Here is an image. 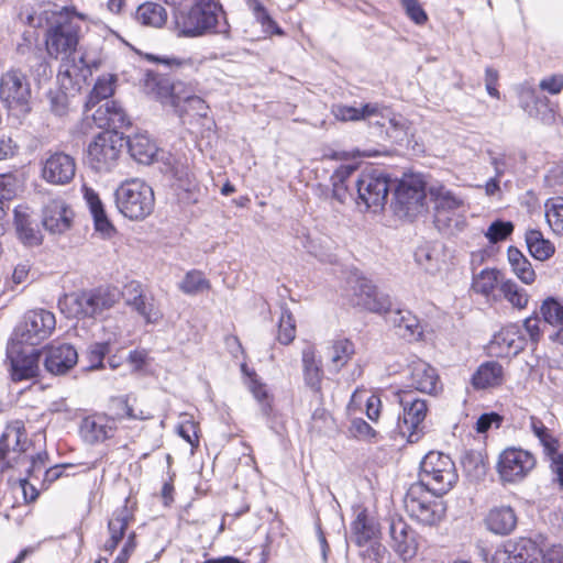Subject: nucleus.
Segmentation results:
<instances>
[{"instance_id": "5701e85b", "label": "nucleus", "mask_w": 563, "mask_h": 563, "mask_svg": "<svg viewBox=\"0 0 563 563\" xmlns=\"http://www.w3.org/2000/svg\"><path fill=\"white\" fill-rule=\"evenodd\" d=\"M76 175V161L64 152L52 153L43 163L41 177L55 186L68 185Z\"/></svg>"}, {"instance_id": "4be33fe9", "label": "nucleus", "mask_w": 563, "mask_h": 563, "mask_svg": "<svg viewBox=\"0 0 563 563\" xmlns=\"http://www.w3.org/2000/svg\"><path fill=\"white\" fill-rule=\"evenodd\" d=\"M75 212L60 197L48 200L42 210V224L53 234H63L71 229Z\"/></svg>"}, {"instance_id": "c756f323", "label": "nucleus", "mask_w": 563, "mask_h": 563, "mask_svg": "<svg viewBox=\"0 0 563 563\" xmlns=\"http://www.w3.org/2000/svg\"><path fill=\"white\" fill-rule=\"evenodd\" d=\"M351 537L357 547H365L375 540H379V525L369 516L366 508H361L351 522Z\"/></svg>"}, {"instance_id": "ddd939ff", "label": "nucleus", "mask_w": 563, "mask_h": 563, "mask_svg": "<svg viewBox=\"0 0 563 563\" xmlns=\"http://www.w3.org/2000/svg\"><path fill=\"white\" fill-rule=\"evenodd\" d=\"M390 178L378 169H364L356 180V205L364 210L382 208L387 201Z\"/></svg>"}, {"instance_id": "4c0bfd02", "label": "nucleus", "mask_w": 563, "mask_h": 563, "mask_svg": "<svg viewBox=\"0 0 563 563\" xmlns=\"http://www.w3.org/2000/svg\"><path fill=\"white\" fill-rule=\"evenodd\" d=\"M504 279L503 273L498 268L486 267L474 276L472 289L486 299L495 298V291L497 288L499 289L500 282Z\"/></svg>"}, {"instance_id": "1a4fd4ad", "label": "nucleus", "mask_w": 563, "mask_h": 563, "mask_svg": "<svg viewBox=\"0 0 563 563\" xmlns=\"http://www.w3.org/2000/svg\"><path fill=\"white\" fill-rule=\"evenodd\" d=\"M420 482L438 495L446 494L459 479L452 459L435 451L424 455L420 464Z\"/></svg>"}, {"instance_id": "c9c22d12", "label": "nucleus", "mask_w": 563, "mask_h": 563, "mask_svg": "<svg viewBox=\"0 0 563 563\" xmlns=\"http://www.w3.org/2000/svg\"><path fill=\"white\" fill-rule=\"evenodd\" d=\"M507 260L510 265L511 273L527 286L536 283L538 275L528 260V257L516 246L510 245L507 249Z\"/></svg>"}, {"instance_id": "774afa93", "label": "nucleus", "mask_w": 563, "mask_h": 563, "mask_svg": "<svg viewBox=\"0 0 563 563\" xmlns=\"http://www.w3.org/2000/svg\"><path fill=\"white\" fill-rule=\"evenodd\" d=\"M539 87L551 95H558L563 89V75L555 74L545 77L540 81Z\"/></svg>"}, {"instance_id": "bb28decb", "label": "nucleus", "mask_w": 563, "mask_h": 563, "mask_svg": "<svg viewBox=\"0 0 563 563\" xmlns=\"http://www.w3.org/2000/svg\"><path fill=\"white\" fill-rule=\"evenodd\" d=\"M302 376L309 387L321 400L323 399L322 383L324 369L322 358L313 345L306 346L301 352Z\"/></svg>"}, {"instance_id": "cd10ccee", "label": "nucleus", "mask_w": 563, "mask_h": 563, "mask_svg": "<svg viewBox=\"0 0 563 563\" xmlns=\"http://www.w3.org/2000/svg\"><path fill=\"white\" fill-rule=\"evenodd\" d=\"M13 224L18 239L25 246H38L43 243L44 236L37 224L31 219L30 208L20 205L13 210Z\"/></svg>"}, {"instance_id": "6e6552de", "label": "nucleus", "mask_w": 563, "mask_h": 563, "mask_svg": "<svg viewBox=\"0 0 563 563\" xmlns=\"http://www.w3.org/2000/svg\"><path fill=\"white\" fill-rule=\"evenodd\" d=\"M395 398L401 407L398 427L408 442H418L424 434V421L429 413V404L419 397L413 390L399 388L395 391Z\"/></svg>"}, {"instance_id": "603ef678", "label": "nucleus", "mask_w": 563, "mask_h": 563, "mask_svg": "<svg viewBox=\"0 0 563 563\" xmlns=\"http://www.w3.org/2000/svg\"><path fill=\"white\" fill-rule=\"evenodd\" d=\"M545 219L553 233L563 234V197H555L547 200Z\"/></svg>"}, {"instance_id": "6ab92c4d", "label": "nucleus", "mask_w": 563, "mask_h": 563, "mask_svg": "<svg viewBox=\"0 0 563 563\" xmlns=\"http://www.w3.org/2000/svg\"><path fill=\"white\" fill-rule=\"evenodd\" d=\"M511 547L510 550H496L493 559H508L510 554H514L519 563H536L540 559L542 563H559L562 554L561 547H553L548 554H544L537 542L526 538L520 539Z\"/></svg>"}, {"instance_id": "49530a36", "label": "nucleus", "mask_w": 563, "mask_h": 563, "mask_svg": "<svg viewBox=\"0 0 563 563\" xmlns=\"http://www.w3.org/2000/svg\"><path fill=\"white\" fill-rule=\"evenodd\" d=\"M331 357L332 365L341 369L344 367L355 354V344L347 338H338L331 343Z\"/></svg>"}, {"instance_id": "e2e57ef3", "label": "nucleus", "mask_w": 563, "mask_h": 563, "mask_svg": "<svg viewBox=\"0 0 563 563\" xmlns=\"http://www.w3.org/2000/svg\"><path fill=\"white\" fill-rule=\"evenodd\" d=\"M333 118L342 123L362 121L360 108L343 103L333 104L331 108Z\"/></svg>"}, {"instance_id": "393cba45", "label": "nucleus", "mask_w": 563, "mask_h": 563, "mask_svg": "<svg viewBox=\"0 0 563 563\" xmlns=\"http://www.w3.org/2000/svg\"><path fill=\"white\" fill-rule=\"evenodd\" d=\"M507 382V371L496 360L482 362L470 377L474 391H492L501 388Z\"/></svg>"}, {"instance_id": "c85d7f7f", "label": "nucleus", "mask_w": 563, "mask_h": 563, "mask_svg": "<svg viewBox=\"0 0 563 563\" xmlns=\"http://www.w3.org/2000/svg\"><path fill=\"white\" fill-rule=\"evenodd\" d=\"M92 120L104 131L118 132L131 125L128 114L117 101H108L100 106L92 114Z\"/></svg>"}, {"instance_id": "e433bc0d", "label": "nucleus", "mask_w": 563, "mask_h": 563, "mask_svg": "<svg viewBox=\"0 0 563 563\" xmlns=\"http://www.w3.org/2000/svg\"><path fill=\"white\" fill-rule=\"evenodd\" d=\"M126 144L131 157L140 164H151L157 154L155 142L142 133L129 136Z\"/></svg>"}, {"instance_id": "6e6d98bb", "label": "nucleus", "mask_w": 563, "mask_h": 563, "mask_svg": "<svg viewBox=\"0 0 563 563\" xmlns=\"http://www.w3.org/2000/svg\"><path fill=\"white\" fill-rule=\"evenodd\" d=\"M148 60L163 64L172 69H190L194 73H198L202 60L195 57H161L150 55Z\"/></svg>"}, {"instance_id": "0e129e2a", "label": "nucleus", "mask_w": 563, "mask_h": 563, "mask_svg": "<svg viewBox=\"0 0 563 563\" xmlns=\"http://www.w3.org/2000/svg\"><path fill=\"white\" fill-rule=\"evenodd\" d=\"M514 231V224L509 221L496 220L487 229L486 238L492 243L505 241Z\"/></svg>"}, {"instance_id": "7c9ffc66", "label": "nucleus", "mask_w": 563, "mask_h": 563, "mask_svg": "<svg viewBox=\"0 0 563 563\" xmlns=\"http://www.w3.org/2000/svg\"><path fill=\"white\" fill-rule=\"evenodd\" d=\"M395 197L408 211L421 207L426 199L424 183L415 176L405 177L398 183Z\"/></svg>"}, {"instance_id": "2f4dec72", "label": "nucleus", "mask_w": 563, "mask_h": 563, "mask_svg": "<svg viewBox=\"0 0 563 563\" xmlns=\"http://www.w3.org/2000/svg\"><path fill=\"white\" fill-rule=\"evenodd\" d=\"M367 390L362 386L357 387L347 404V411L355 413L362 410V402L364 400L365 415L369 421L377 423L380 420L383 413V401L378 393H371L366 396Z\"/></svg>"}, {"instance_id": "f704fd0d", "label": "nucleus", "mask_w": 563, "mask_h": 563, "mask_svg": "<svg viewBox=\"0 0 563 563\" xmlns=\"http://www.w3.org/2000/svg\"><path fill=\"white\" fill-rule=\"evenodd\" d=\"M488 530L496 534L506 536L512 532L517 526V516L509 506L495 507L489 510L485 518Z\"/></svg>"}, {"instance_id": "79ce46f5", "label": "nucleus", "mask_w": 563, "mask_h": 563, "mask_svg": "<svg viewBox=\"0 0 563 563\" xmlns=\"http://www.w3.org/2000/svg\"><path fill=\"white\" fill-rule=\"evenodd\" d=\"M356 169V165H340L331 176L332 197L341 203L351 196L349 180Z\"/></svg>"}, {"instance_id": "864d4df0", "label": "nucleus", "mask_w": 563, "mask_h": 563, "mask_svg": "<svg viewBox=\"0 0 563 563\" xmlns=\"http://www.w3.org/2000/svg\"><path fill=\"white\" fill-rule=\"evenodd\" d=\"M548 98L538 96L533 88H522L519 92V104L529 117L537 118L541 107L548 106Z\"/></svg>"}, {"instance_id": "f3484780", "label": "nucleus", "mask_w": 563, "mask_h": 563, "mask_svg": "<svg viewBox=\"0 0 563 563\" xmlns=\"http://www.w3.org/2000/svg\"><path fill=\"white\" fill-rule=\"evenodd\" d=\"M388 534L389 547L402 561H410L417 555L421 538L404 517L390 518Z\"/></svg>"}, {"instance_id": "ea45409f", "label": "nucleus", "mask_w": 563, "mask_h": 563, "mask_svg": "<svg viewBox=\"0 0 563 563\" xmlns=\"http://www.w3.org/2000/svg\"><path fill=\"white\" fill-rule=\"evenodd\" d=\"M525 238L528 251L533 258L544 262L555 253L554 244L545 239L540 230H528Z\"/></svg>"}, {"instance_id": "f03ea898", "label": "nucleus", "mask_w": 563, "mask_h": 563, "mask_svg": "<svg viewBox=\"0 0 563 563\" xmlns=\"http://www.w3.org/2000/svg\"><path fill=\"white\" fill-rule=\"evenodd\" d=\"M80 24L64 8L57 13L55 21L46 29L45 49L54 59H60L59 75L71 78L75 54L80 41Z\"/></svg>"}, {"instance_id": "69168bd1", "label": "nucleus", "mask_w": 563, "mask_h": 563, "mask_svg": "<svg viewBox=\"0 0 563 563\" xmlns=\"http://www.w3.org/2000/svg\"><path fill=\"white\" fill-rule=\"evenodd\" d=\"M333 422V417L325 408H317L311 417L309 432L320 434L323 429Z\"/></svg>"}, {"instance_id": "0eeeda50", "label": "nucleus", "mask_w": 563, "mask_h": 563, "mask_svg": "<svg viewBox=\"0 0 563 563\" xmlns=\"http://www.w3.org/2000/svg\"><path fill=\"white\" fill-rule=\"evenodd\" d=\"M441 495L432 492L422 482H416L408 488L404 504L408 515L424 526H435L445 517L446 507Z\"/></svg>"}, {"instance_id": "5fc2aeb1", "label": "nucleus", "mask_w": 563, "mask_h": 563, "mask_svg": "<svg viewBox=\"0 0 563 563\" xmlns=\"http://www.w3.org/2000/svg\"><path fill=\"white\" fill-rule=\"evenodd\" d=\"M296 320L289 309H284L278 322L276 340L283 345H289L296 338Z\"/></svg>"}, {"instance_id": "c03bdc74", "label": "nucleus", "mask_w": 563, "mask_h": 563, "mask_svg": "<svg viewBox=\"0 0 563 563\" xmlns=\"http://www.w3.org/2000/svg\"><path fill=\"white\" fill-rule=\"evenodd\" d=\"M136 20L146 26L161 27L166 23L167 13L163 5L145 2L137 8Z\"/></svg>"}, {"instance_id": "052dcab7", "label": "nucleus", "mask_w": 563, "mask_h": 563, "mask_svg": "<svg viewBox=\"0 0 563 563\" xmlns=\"http://www.w3.org/2000/svg\"><path fill=\"white\" fill-rule=\"evenodd\" d=\"M542 318L539 312L533 311L530 316L523 319L522 327L528 335L527 341L531 343L533 347H537L543 336V329L541 327Z\"/></svg>"}, {"instance_id": "13d9d810", "label": "nucleus", "mask_w": 563, "mask_h": 563, "mask_svg": "<svg viewBox=\"0 0 563 563\" xmlns=\"http://www.w3.org/2000/svg\"><path fill=\"white\" fill-rule=\"evenodd\" d=\"M199 423L195 421L192 417H187L186 419L181 420L177 426L178 435L183 438L187 443H189L192 450L199 448Z\"/></svg>"}, {"instance_id": "412c9836", "label": "nucleus", "mask_w": 563, "mask_h": 563, "mask_svg": "<svg viewBox=\"0 0 563 563\" xmlns=\"http://www.w3.org/2000/svg\"><path fill=\"white\" fill-rule=\"evenodd\" d=\"M41 352L44 368L55 376L67 374L78 362L76 349L68 343H51L45 345Z\"/></svg>"}, {"instance_id": "3c124183", "label": "nucleus", "mask_w": 563, "mask_h": 563, "mask_svg": "<svg viewBox=\"0 0 563 563\" xmlns=\"http://www.w3.org/2000/svg\"><path fill=\"white\" fill-rule=\"evenodd\" d=\"M347 435L351 439L367 443H376L380 435L367 421L363 418H353L347 427Z\"/></svg>"}, {"instance_id": "a878e982", "label": "nucleus", "mask_w": 563, "mask_h": 563, "mask_svg": "<svg viewBox=\"0 0 563 563\" xmlns=\"http://www.w3.org/2000/svg\"><path fill=\"white\" fill-rule=\"evenodd\" d=\"M409 383L416 391L428 395L435 396L442 390L437 369L422 360H416L409 364Z\"/></svg>"}, {"instance_id": "4d7b16f0", "label": "nucleus", "mask_w": 563, "mask_h": 563, "mask_svg": "<svg viewBox=\"0 0 563 563\" xmlns=\"http://www.w3.org/2000/svg\"><path fill=\"white\" fill-rule=\"evenodd\" d=\"M129 303L144 318L146 323H156L163 318V313L151 301H146L145 296L140 292Z\"/></svg>"}, {"instance_id": "338daca9", "label": "nucleus", "mask_w": 563, "mask_h": 563, "mask_svg": "<svg viewBox=\"0 0 563 563\" xmlns=\"http://www.w3.org/2000/svg\"><path fill=\"white\" fill-rule=\"evenodd\" d=\"M501 421L503 417L497 412L492 411L483 413L477 419L475 429L478 433H485L493 427V424H495L496 428H499Z\"/></svg>"}, {"instance_id": "9d476101", "label": "nucleus", "mask_w": 563, "mask_h": 563, "mask_svg": "<svg viewBox=\"0 0 563 563\" xmlns=\"http://www.w3.org/2000/svg\"><path fill=\"white\" fill-rule=\"evenodd\" d=\"M344 298L351 307L375 313H386L391 307L389 298L380 295L372 280L364 276H354L347 280Z\"/></svg>"}, {"instance_id": "2eb2a0df", "label": "nucleus", "mask_w": 563, "mask_h": 563, "mask_svg": "<svg viewBox=\"0 0 563 563\" xmlns=\"http://www.w3.org/2000/svg\"><path fill=\"white\" fill-rule=\"evenodd\" d=\"M25 345L12 340L7 349L9 376L14 383L33 379L40 375L42 352L35 346Z\"/></svg>"}, {"instance_id": "b1692460", "label": "nucleus", "mask_w": 563, "mask_h": 563, "mask_svg": "<svg viewBox=\"0 0 563 563\" xmlns=\"http://www.w3.org/2000/svg\"><path fill=\"white\" fill-rule=\"evenodd\" d=\"M429 194L437 224L449 225L452 218L464 208L463 197L442 185L431 187Z\"/></svg>"}, {"instance_id": "a19ab883", "label": "nucleus", "mask_w": 563, "mask_h": 563, "mask_svg": "<svg viewBox=\"0 0 563 563\" xmlns=\"http://www.w3.org/2000/svg\"><path fill=\"white\" fill-rule=\"evenodd\" d=\"M499 291L503 298L516 310H526L530 302V295L514 279L505 278L500 282Z\"/></svg>"}, {"instance_id": "20e7f679", "label": "nucleus", "mask_w": 563, "mask_h": 563, "mask_svg": "<svg viewBox=\"0 0 563 563\" xmlns=\"http://www.w3.org/2000/svg\"><path fill=\"white\" fill-rule=\"evenodd\" d=\"M120 298L121 292L115 286L101 285L82 290L79 294L66 296L59 305L62 310L68 313V317L77 319L95 318L113 308Z\"/></svg>"}, {"instance_id": "f8f14e48", "label": "nucleus", "mask_w": 563, "mask_h": 563, "mask_svg": "<svg viewBox=\"0 0 563 563\" xmlns=\"http://www.w3.org/2000/svg\"><path fill=\"white\" fill-rule=\"evenodd\" d=\"M31 87L21 70H10L2 78V101L8 109V117L20 120L30 111Z\"/></svg>"}, {"instance_id": "dca6fc26", "label": "nucleus", "mask_w": 563, "mask_h": 563, "mask_svg": "<svg viewBox=\"0 0 563 563\" xmlns=\"http://www.w3.org/2000/svg\"><path fill=\"white\" fill-rule=\"evenodd\" d=\"M536 456L521 448H507L498 456L496 470L503 483H518L536 467Z\"/></svg>"}, {"instance_id": "de8ad7c7", "label": "nucleus", "mask_w": 563, "mask_h": 563, "mask_svg": "<svg viewBox=\"0 0 563 563\" xmlns=\"http://www.w3.org/2000/svg\"><path fill=\"white\" fill-rule=\"evenodd\" d=\"M179 289L186 295L195 296L203 291H209L211 289V283L203 272L191 269L186 273L179 284Z\"/></svg>"}, {"instance_id": "37998d69", "label": "nucleus", "mask_w": 563, "mask_h": 563, "mask_svg": "<svg viewBox=\"0 0 563 563\" xmlns=\"http://www.w3.org/2000/svg\"><path fill=\"white\" fill-rule=\"evenodd\" d=\"M4 474H7L9 490L12 494L20 492L24 503L34 501L38 497V489L29 482L32 475H24L13 471L4 472Z\"/></svg>"}, {"instance_id": "a18cd8bd", "label": "nucleus", "mask_w": 563, "mask_h": 563, "mask_svg": "<svg viewBox=\"0 0 563 563\" xmlns=\"http://www.w3.org/2000/svg\"><path fill=\"white\" fill-rule=\"evenodd\" d=\"M242 373L247 378V388L253 397L265 407L271 408L273 397L267 390L266 384H264L254 369H250L245 363L241 365Z\"/></svg>"}, {"instance_id": "58836bf2", "label": "nucleus", "mask_w": 563, "mask_h": 563, "mask_svg": "<svg viewBox=\"0 0 563 563\" xmlns=\"http://www.w3.org/2000/svg\"><path fill=\"white\" fill-rule=\"evenodd\" d=\"M529 423L532 433L542 445L543 453L547 457L560 453V440L554 435L553 431L544 424L542 419L537 416H530Z\"/></svg>"}, {"instance_id": "09e8293b", "label": "nucleus", "mask_w": 563, "mask_h": 563, "mask_svg": "<svg viewBox=\"0 0 563 563\" xmlns=\"http://www.w3.org/2000/svg\"><path fill=\"white\" fill-rule=\"evenodd\" d=\"M539 313L543 322L550 325H563V300L548 296L540 302Z\"/></svg>"}, {"instance_id": "a211bd4d", "label": "nucleus", "mask_w": 563, "mask_h": 563, "mask_svg": "<svg viewBox=\"0 0 563 563\" xmlns=\"http://www.w3.org/2000/svg\"><path fill=\"white\" fill-rule=\"evenodd\" d=\"M527 346V338L517 323L503 327L487 345L488 355L495 358H509L518 355Z\"/></svg>"}, {"instance_id": "680f3d73", "label": "nucleus", "mask_w": 563, "mask_h": 563, "mask_svg": "<svg viewBox=\"0 0 563 563\" xmlns=\"http://www.w3.org/2000/svg\"><path fill=\"white\" fill-rule=\"evenodd\" d=\"M406 15L417 25H424L429 16L419 0H400Z\"/></svg>"}, {"instance_id": "f257e3e1", "label": "nucleus", "mask_w": 563, "mask_h": 563, "mask_svg": "<svg viewBox=\"0 0 563 563\" xmlns=\"http://www.w3.org/2000/svg\"><path fill=\"white\" fill-rule=\"evenodd\" d=\"M113 402L122 412L112 416L104 411L90 410L85 411L80 416L78 422V434L82 442L89 445L106 444L115 440L119 431V423L123 419L130 420H144L143 412H135L134 408L130 405L128 395L115 396L111 398Z\"/></svg>"}, {"instance_id": "8fccbe9b", "label": "nucleus", "mask_w": 563, "mask_h": 563, "mask_svg": "<svg viewBox=\"0 0 563 563\" xmlns=\"http://www.w3.org/2000/svg\"><path fill=\"white\" fill-rule=\"evenodd\" d=\"M117 77L112 74L102 75L97 78L88 97V106H96L101 100L110 98L115 90Z\"/></svg>"}, {"instance_id": "7ed1b4c3", "label": "nucleus", "mask_w": 563, "mask_h": 563, "mask_svg": "<svg viewBox=\"0 0 563 563\" xmlns=\"http://www.w3.org/2000/svg\"><path fill=\"white\" fill-rule=\"evenodd\" d=\"M29 446L27 433L22 423L15 422L5 427L2 432V476L9 471L33 476L36 470L45 467L47 452L31 455L27 454Z\"/></svg>"}, {"instance_id": "9b49d317", "label": "nucleus", "mask_w": 563, "mask_h": 563, "mask_svg": "<svg viewBox=\"0 0 563 563\" xmlns=\"http://www.w3.org/2000/svg\"><path fill=\"white\" fill-rule=\"evenodd\" d=\"M56 327L53 312L45 309H33L24 314L23 321L15 328L13 340L19 344L36 346L49 338Z\"/></svg>"}, {"instance_id": "aec40b11", "label": "nucleus", "mask_w": 563, "mask_h": 563, "mask_svg": "<svg viewBox=\"0 0 563 563\" xmlns=\"http://www.w3.org/2000/svg\"><path fill=\"white\" fill-rule=\"evenodd\" d=\"M140 88L144 95L158 101L163 106H172L178 97L174 80L166 74L155 69H145L140 79Z\"/></svg>"}, {"instance_id": "39448f33", "label": "nucleus", "mask_w": 563, "mask_h": 563, "mask_svg": "<svg viewBox=\"0 0 563 563\" xmlns=\"http://www.w3.org/2000/svg\"><path fill=\"white\" fill-rule=\"evenodd\" d=\"M220 19H224V11L214 0H197L196 3L177 20L180 33L195 37L207 33L228 32L227 23L220 26Z\"/></svg>"}, {"instance_id": "473e14b6", "label": "nucleus", "mask_w": 563, "mask_h": 563, "mask_svg": "<svg viewBox=\"0 0 563 563\" xmlns=\"http://www.w3.org/2000/svg\"><path fill=\"white\" fill-rule=\"evenodd\" d=\"M170 107L179 118L188 122L206 118L209 112L208 103L197 95L183 97L179 93Z\"/></svg>"}, {"instance_id": "4468645a", "label": "nucleus", "mask_w": 563, "mask_h": 563, "mask_svg": "<svg viewBox=\"0 0 563 563\" xmlns=\"http://www.w3.org/2000/svg\"><path fill=\"white\" fill-rule=\"evenodd\" d=\"M123 137L119 132L102 131L88 145L87 159L97 172H109L120 158Z\"/></svg>"}, {"instance_id": "bf43d9fd", "label": "nucleus", "mask_w": 563, "mask_h": 563, "mask_svg": "<svg viewBox=\"0 0 563 563\" xmlns=\"http://www.w3.org/2000/svg\"><path fill=\"white\" fill-rule=\"evenodd\" d=\"M253 13L256 18V21L262 25L264 32L268 33L269 35H285L284 30L271 16L267 9L261 2L255 3Z\"/></svg>"}, {"instance_id": "72a5a7b5", "label": "nucleus", "mask_w": 563, "mask_h": 563, "mask_svg": "<svg viewBox=\"0 0 563 563\" xmlns=\"http://www.w3.org/2000/svg\"><path fill=\"white\" fill-rule=\"evenodd\" d=\"M85 199L93 219L95 230L106 238L113 236L117 229L108 218L99 195L93 189H86Z\"/></svg>"}, {"instance_id": "423d86ee", "label": "nucleus", "mask_w": 563, "mask_h": 563, "mask_svg": "<svg viewBox=\"0 0 563 563\" xmlns=\"http://www.w3.org/2000/svg\"><path fill=\"white\" fill-rule=\"evenodd\" d=\"M115 203L125 218L133 221L144 220L154 210V191L142 179H126L115 190Z\"/></svg>"}]
</instances>
